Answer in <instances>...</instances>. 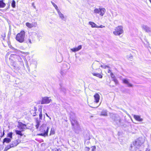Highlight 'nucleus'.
I'll list each match as a JSON object with an SVG mask.
<instances>
[{
  "mask_svg": "<svg viewBox=\"0 0 151 151\" xmlns=\"http://www.w3.org/2000/svg\"><path fill=\"white\" fill-rule=\"evenodd\" d=\"M143 143V139L142 138H139L137 139L133 143V145L130 146V149L132 151H136L137 149H139Z\"/></svg>",
  "mask_w": 151,
  "mask_h": 151,
  "instance_id": "obj_1",
  "label": "nucleus"
},
{
  "mask_svg": "<svg viewBox=\"0 0 151 151\" xmlns=\"http://www.w3.org/2000/svg\"><path fill=\"white\" fill-rule=\"evenodd\" d=\"M48 130V127L46 126V124H44L41 125L39 131L42 133L38 134V135L44 137L47 136Z\"/></svg>",
  "mask_w": 151,
  "mask_h": 151,
  "instance_id": "obj_2",
  "label": "nucleus"
},
{
  "mask_svg": "<svg viewBox=\"0 0 151 151\" xmlns=\"http://www.w3.org/2000/svg\"><path fill=\"white\" fill-rule=\"evenodd\" d=\"M70 121L73 130L76 131L79 130V125L76 120V117L75 116L73 117L71 116L70 117Z\"/></svg>",
  "mask_w": 151,
  "mask_h": 151,
  "instance_id": "obj_3",
  "label": "nucleus"
},
{
  "mask_svg": "<svg viewBox=\"0 0 151 151\" xmlns=\"http://www.w3.org/2000/svg\"><path fill=\"white\" fill-rule=\"evenodd\" d=\"M25 32L24 31H22L16 35L15 39L20 43H23L24 41Z\"/></svg>",
  "mask_w": 151,
  "mask_h": 151,
  "instance_id": "obj_4",
  "label": "nucleus"
},
{
  "mask_svg": "<svg viewBox=\"0 0 151 151\" xmlns=\"http://www.w3.org/2000/svg\"><path fill=\"white\" fill-rule=\"evenodd\" d=\"M123 32V27L122 26H118L115 29V31L113 32V34L115 35H119L122 34Z\"/></svg>",
  "mask_w": 151,
  "mask_h": 151,
  "instance_id": "obj_5",
  "label": "nucleus"
},
{
  "mask_svg": "<svg viewBox=\"0 0 151 151\" xmlns=\"http://www.w3.org/2000/svg\"><path fill=\"white\" fill-rule=\"evenodd\" d=\"M106 10L104 8H99V9L96 8L94 10V12L96 14H99L101 16H103Z\"/></svg>",
  "mask_w": 151,
  "mask_h": 151,
  "instance_id": "obj_6",
  "label": "nucleus"
},
{
  "mask_svg": "<svg viewBox=\"0 0 151 151\" xmlns=\"http://www.w3.org/2000/svg\"><path fill=\"white\" fill-rule=\"evenodd\" d=\"M51 101V100L50 97H45L42 98L41 103V104H48Z\"/></svg>",
  "mask_w": 151,
  "mask_h": 151,
  "instance_id": "obj_7",
  "label": "nucleus"
},
{
  "mask_svg": "<svg viewBox=\"0 0 151 151\" xmlns=\"http://www.w3.org/2000/svg\"><path fill=\"white\" fill-rule=\"evenodd\" d=\"M17 127L18 128L23 131L27 128V125L26 124H24L21 122H19L18 124L17 125Z\"/></svg>",
  "mask_w": 151,
  "mask_h": 151,
  "instance_id": "obj_8",
  "label": "nucleus"
},
{
  "mask_svg": "<svg viewBox=\"0 0 151 151\" xmlns=\"http://www.w3.org/2000/svg\"><path fill=\"white\" fill-rule=\"evenodd\" d=\"M10 56L11 57H13L16 59L19 62L21 63H22L24 65L22 59L19 55L16 54H12Z\"/></svg>",
  "mask_w": 151,
  "mask_h": 151,
  "instance_id": "obj_9",
  "label": "nucleus"
},
{
  "mask_svg": "<svg viewBox=\"0 0 151 151\" xmlns=\"http://www.w3.org/2000/svg\"><path fill=\"white\" fill-rule=\"evenodd\" d=\"M114 120L117 124H120L121 123V118L120 116L118 115L114 116Z\"/></svg>",
  "mask_w": 151,
  "mask_h": 151,
  "instance_id": "obj_10",
  "label": "nucleus"
},
{
  "mask_svg": "<svg viewBox=\"0 0 151 151\" xmlns=\"http://www.w3.org/2000/svg\"><path fill=\"white\" fill-rule=\"evenodd\" d=\"M37 24L36 23H30L29 22L26 23V25L29 28H31L33 27H36Z\"/></svg>",
  "mask_w": 151,
  "mask_h": 151,
  "instance_id": "obj_11",
  "label": "nucleus"
},
{
  "mask_svg": "<svg viewBox=\"0 0 151 151\" xmlns=\"http://www.w3.org/2000/svg\"><path fill=\"white\" fill-rule=\"evenodd\" d=\"M29 38L30 39L31 41L33 40L35 41V36L36 35V33L34 32H31L29 33Z\"/></svg>",
  "mask_w": 151,
  "mask_h": 151,
  "instance_id": "obj_12",
  "label": "nucleus"
},
{
  "mask_svg": "<svg viewBox=\"0 0 151 151\" xmlns=\"http://www.w3.org/2000/svg\"><path fill=\"white\" fill-rule=\"evenodd\" d=\"M128 80V79L124 78H123L122 79V81H123V82L124 83L127 84L128 87H132L133 85L129 83Z\"/></svg>",
  "mask_w": 151,
  "mask_h": 151,
  "instance_id": "obj_13",
  "label": "nucleus"
},
{
  "mask_svg": "<svg viewBox=\"0 0 151 151\" xmlns=\"http://www.w3.org/2000/svg\"><path fill=\"white\" fill-rule=\"evenodd\" d=\"M134 118L137 121L142 122L143 120L142 118H141L140 116L136 115H133Z\"/></svg>",
  "mask_w": 151,
  "mask_h": 151,
  "instance_id": "obj_14",
  "label": "nucleus"
},
{
  "mask_svg": "<svg viewBox=\"0 0 151 151\" xmlns=\"http://www.w3.org/2000/svg\"><path fill=\"white\" fill-rule=\"evenodd\" d=\"M82 46L81 45H79L78 47H75L71 49V50L73 52H75L78 51L82 48Z\"/></svg>",
  "mask_w": 151,
  "mask_h": 151,
  "instance_id": "obj_15",
  "label": "nucleus"
},
{
  "mask_svg": "<svg viewBox=\"0 0 151 151\" xmlns=\"http://www.w3.org/2000/svg\"><path fill=\"white\" fill-rule=\"evenodd\" d=\"M20 141L19 139L15 140L13 141L11 144L13 146V147L16 146L19 143Z\"/></svg>",
  "mask_w": 151,
  "mask_h": 151,
  "instance_id": "obj_16",
  "label": "nucleus"
},
{
  "mask_svg": "<svg viewBox=\"0 0 151 151\" xmlns=\"http://www.w3.org/2000/svg\"><path fill=\"white\" fill-rule=\"evenodd\" d=\"M142 28L146 32H149L150 31V29L147 26L143 25L142 26Z\"/></svg>",
  "mask_w": 151,
  "mask_h": 151,
  "instance_id": "obj_17",
  "label": "nucleus"
},
{
  "mask_svg": "<svg viewBox=\"0 0 151 151\" xmlns=\"http://www.w3.org/2000/svg\"><path fill=\"white\" fill-rule=\"evenodd\" d=\"M95 102L96 103H97L99 102V100L100 99L99 95L98 93H96L94 96Z\"/></svg>",
  "mask_w": 151,
  "mask_h": 151,
  "instance_id": "obj_18",
  "label": "nucleus"
},
{
  "mask_svg": "<svg viewBox=\"0 0 151 151\" xmlns=\"http://www.w3.org/2000/svg\"><path fill=\"white\" fill-rule=\"evenodd\" d=\"M11 140V139L9 138H8V137H6L4 138L3 140V144H4L5 142H6L7 143H8L10 142Z\"/></svg>",
  "mask_w": 151,
  "mask_h": 151,
  "instance_id": "obj_19",
  "label": "nucleus"
},
{
  "mask_svg": "<svg viewBox=\"0 0 151 151\" xmlns=\"http://www.w3.org/2000/svg\"><path fill=\"white\" fill-rule=\"evenodd\" d=\"M58 14L60 18L63 20H64V17L63 14H62L60 11L59 10L57 11Z\"/></svg>",
  "mask_w": 151,
  "mask_h": 151,
  "instance_id": "obj_20",
  "label": "nucleus"
},
{
  "mask_svg": "<svg viewBox=\"0 0 151 151\" xmlns=\"http://www.w3.org/2000/svg\"><path fill=\"white\" fill-rule=\"evenodd\" d=\"M98 61H97V63H94L92 64V67L93 69L96 70L98 68V67L96 65H98Z\"/></svg>",
  "mask_w": 151,
  "mask_h": 151,
  "instance_id": "obj_21",
  "label": "nucleus"
},
{
  "mask_svg": "<svg viewBox=\"0 0 151 151\" xmlns=\"http://www.w3.org/2000/svg\"><path fill=\"white\" fill-rule=\"evenodd\" d=\"M92 74L93 76H95L99 78H102V76L99 73H92Z\"/></svg>",
  "mask_w": 151,
  "mask_h": 151,
  "instance_id": "obj_22",
  "label": "nucleus"
},
{
  "mask_svg": "<svg viewBox=\"0 0 151 151\" xmlns=\"http://www.w3.org/2000/svg\"><path fill=\"white\" fill-rule=\"evenodd\" d=\"M89 23L91 26L92 27L97 28V25L93 22H89Z\"/></svg>",
  "mask_w": 151,
  "mask_h": 151,
  "instance_id": "obj_23",
  "label": "nucleus"
},
{
  "mask_svg": "<svg viewBox=\"0 0 151 151\" xmlns=\"http://www.w3.org/2000/svg\"><path fill=\"white\" fill-rule=\"evenodd\" d=\"M38 111L40 112V113L39 114L40 119H42V109L41 108H40L38 109Z\"/></svg>",
  "mask_w": 151,
  "mask_h": 151,
  "instance_id": "obj_24",
  "label": "nucleus"
},
{
  "mask_svg": "<svg viewBox=\"0 0 151 151\" xmlns=\"http://www.w3.org/2000/svg\"><path fill=\"white\" fill-rule=\"evenodd\" d=\"M6 6V4L3 2V0H0V8H4Z\"/></svg>",
  "mask_w": 151,
  "mask_h": 151,
  "instance_id": "obj_25",
  "label": "nucleus"
},
{
  "mask_svg": "<svg viewBox=\"0 0 151 151\" xmlns=\"http://www.w3.org/2000/svg\"><path fill=\"white\" fill-rule=\"evenodd\" d=\"M34 42V41H33V40L31 41V40L29 39V38L28 39L26 40V42L28 45L31 44L33 43Z\"/></svg>",
  "mask_w": 151,
  "mask_h": 151,
  "instance_id": "obj_26",
  "label": "nucleus"
},
{
  "mask_svg": "<svg viewBox=\"0 0 151 151\" xmlns=\"http://www.w3.org/2000/svg\"><path fill=\"white\" fill-rule=\"evenodd\" d=\"M40 122L41 121L40 120H38L37 119V120H36V124L35 126L36 128L37 129H38V128L39 127V126L40 125Z\"/></svg>",
  "mask_w": 151,
  "mask_h": 151,
  "instance_id": "obj_27",
  "label": "nucleus"
},
{
  "mask_svg": "<svg viewBox=\"0 0 151 151\" xmlns=\"http://www.w3.org/2000/svg\"><path fill=\"white\" fill-rule=\"evenodd\" d=\"M15 132L17 134L20 135L21 137L23 135V134L21 132L22 130L20 131L18 130H15Z\"/></svg>",
  "mask_w": 151,
  "mask_h": 151,
  "instance_id": "obj_28",
  "label": "nucleus"
},
{
  "mask_svg": "<svg viewBox=\"0 0 151 151\" xmlns=\"http://www.w3.org/2000/svg\"><path fill=\"white\" fill-rule=\"evenodd\" d=\"M101 115L104 116H107V111L106 110H103L101 112Z\"/></svg>",
  "mask_w": 151,
  "mask_h": 151,
  "instance_id": "obj_29",
  "label": "nucleus"
},
{
  "mask_svg": "<svg viewBox=\"0 0 151 151\" xmlns=\"http://www.w3.org/2000/svg\"><path fill=\"white\" fill-rule=\"evenodd\" d=\"M9 60L11 62V64L14 67H16V64L15 62H14L13 60L12 59H11L9 58Z\"/></svg>",
  "mask_w": 151,
  "mask_h": 151,
  "instance_id": "obj_30",
  "label": "nucleus"
},
{
  "mask_svg": "<svg viewBox=\"0 0 151 151\" xmlns=\"http://www.w3.org/2000/svg\"><path fill=\"white\" fill-rule=\"evenodd\" d=\"M12 132H10L7 134V137H9V138L11 139L12 138Z\"/></svg>",
  "mask_w": 151,
  "mask_h": 151,
  "instance_id": "obj_31",
  "label": "nucleus"
},
{
  "mask_svg": "<svg viewBox=\"0 0 151 151\" xmlns=\"http://www.w3.org/2000/svg\"><path fill=\"white\" fill-rule=\"evenodd\" d=\"M51 3L52 4V5L53 6L55 7V9L57 10V11L59 10L58 9V8L57 6L56 5L54 2H53L52 1H51Z\"/></svg>",
  "mask_w": 151,
  "mask_h": 151,
  "instance_id": "obj_32",
  "label": "nucleus"
},
{
  "mask_svg": "<svg viewBox=\"0 0 151 151\" xmlns=\"http://www.w3.org/2000/svg\"><path fill=\"white\" fill-rule=\"evenodd\" d=\"M13 147V146H12L11 144L10 145H8L5 148L6 150H8L10 148Z\"/></svg>",
  "mask_w": 151,
  "mask_h": 151,
  "instance_id": "obj_33",
  "label": "nucleus"
},
{
  "mask_svg": "<svg viewBox=\"0 0 151 151\" xmlns=\"http://www.w3.org/2000/svg\"><path fill=\"white\" fill-rule=\"evenodd\" d=\"M15 1L14 0H13L11 4V6L13 8H15L16 6Z\"/></svg>",
  "mask_w": 151,
  "mask_h": 151,
  "instance_id": "obj_34",
  "label": "nucleus"
},
{
  "mask_svg": "<svg viewBox=\"0 0 151 151\" xmlns=\"http://www.w3.org/2000/svg\"><path fill=\"white\" fill-rule=\"evenodd\" d=\"M55 131L54 128H51L50 132V135L53 134H55Z\"/></svg>",
  "mask_w": 151,
  "mask_h": 151,
  "instance_id": "obj_35",
  "label": "nucleus"
},
{
  "mask_svg": "<svg viewBox=\"0 0 151 151\" xmlns=\"http://www.w3.org/2000/svg\"><path fill=\"white\" fill-rule=\"evenodd\" d=\"M113 80L116 84H117L118 83V81L116 79V78H113Z\"/></svg>",
  "mask_w": 151,
  "mask_h": 151,
  "instance_id": "obj_36",
  "label": "nucleus"
},
{
  "mask_svg": "<svg viewBox=\"0 0 151 151\" xmlns=\"http://www.w3.org/2000/svg\"><path fill=\"white\" fill-rule=\"evenodd\" d=\"M61 91L63 92L64 93H65L66 91V89L64 87H61Z\"/></svg>",
  "mask_w": 151,
  "mask_h": 151,
  "instance_id": "obj_37",
  "label": "nucleus"
},
{
  "mask_svg": "<svg viewBox=\"0 0 151 151\" xmlns=\"http://www.w3.org/2000/svg\"><path fill=\"white\" fill-rule=\"evenodd\" d=\"M101 67L104 68H106V67H107L108 68H109V66H107V65H101Z\"/></svg>",
  "mask_w": 151,
  "mask_h": 151,
  "instance_id": "obj_38",
  "label": "nucleus"
},
{
  "mask_svg": "<svg viewBox=\"0 0 151 151\" xmlns=\"http://www.w3.org/2000/svg\"><path fill=\"white\" fill-rule=\"evenodd\" d=\"M92 149L91 151H95L96 149V147L95 146H92Z\"/></svg>",
  "mask_w": 151,
  "mask_h": 151,
  "instance_id": "obj_39",
  "label": "nucleus"
},
{
  "mask_svg": "<svg viewBox=\"0 0 151 151\" xmlns=\"http://www.w3.org/2000/svg\"><path fill=\"white\" fill-rule=\"evenodd\" d=\"M110 75L112 79L115 78L114 75L113 73H111Z\"/></svg>",
  "mask_w": 151,
  "mask_h": 151,
  "instance_id": "obj_40",
  "label": "nucleus"
},
{
  "mask_svg": "<svg viewBox=\"0 0 151 151\" xmlns=\"http://www.w3.org/2000/svg\"><path fill=\"white\" fill-rule=\"evenodd\" d=\"M90 150V148L87 147H86L85 148V151H89Z\"/></svg>",
  "mask_w": 151,
  "mask_h": 151,
  "instance_id": "obj_41",
  "label": "nucleus"
},
{
  "mask_svg": "<svg viewBox=\"0 0 151 151\" xmlns=\"http://www.w3.org/2000/svg\"><path fill=\"white\" fill-rule=\"evenodd\" d=\"M105 27V26L101 25L100 26H97V28H103L104 27Z\"/></svg>",
  "mask_w": 151,
  "mask_h": 151,
  "instance_id": "obj_42",
  "label": "nucleus"
},
{
  "mask_svg": "<svg viewBox=\"0 0 151 151\" xmlns=\"http://www.w3.org/2000/svg\"><path fill=\"white\" fill-rule=\"evenodd\" d=\"M4 131L3 132V135H1V137H2L4 136Z\"/></svg>",
  "mask_w": 151,
  "mask_h": 151,
  "instance_id": "obj_43",
  "label": "nucleus"
},
{
  "mask_svg": "<svg viewBox=\"0 0 151 151\" xmlns=\"http://www.w3.org/2000/svg\"><path fill=\"white\" fill-rule=\"evenodd\" d=\"M45 114V115H46V116H47V117H48L50 119H51V118H50V117L48 116V114H47V113H46Z\"/></svg>",
  "mask_w": 151,
  "mask_h": 151,
  "instance_id": "obj_44",
  "label": "nucleus"
},
{
  "mask_svg": "<svg viewBox=\"0 0 151 151\" xmlns=\"http://www.w3.org/2000/svg\"><path fill=\"white\" fill-rule=\"evenodd\" d=\"M55 151H60V149L55 150Z\"/></svg>",
  "mask_w": 151,
  "mask_h": 151,
  "instance_id": "obj_45",
  "label": "nucleus"
},
{
  "mask_svg": "<svg viewBox=\"0 0 151 151\" xmlns=\"http://www.w3.org/2000/svg\"><path fill=\"white\" fill-rule=\"evenodd\" d=\"M11 34V31H9V33H8V35H10Z\"/></svg>",
  "mask_w": 151,
  "mask_h": 151,
  "instance_id": "obj_46",
  "label": "nucleus"
},
{
  "mask_svg": "<svg viewBox=\"0 0 151 151\" xmlns=\"http://www.w3.org/2000/svg\"><path fill=\"white\" fill-rule=\"evenodd\" d=\"M108 73H111V70L110 69H109L108 70Z\"/></svg>",
  "mask_w": 151,
  "mask_h": 151,
  "instance_id": "obj_47",
  "label": "nucleus"
},
{
  "mask_svg": "<svg viewBox=\"0 0 151 151\" xmlns=\"http://www.w3.org/2000/svg\"><path fill=\"white\" fill-rule=\"evenodd\" d=\"M145 151H150V149H146Z\"/></svg>",
  "mask_w": 151,
  "mask_h": 151,
  "instance_id": "obj_48",
  "label": "nucleus"
},
{
  "mask_svg": "<svg viewBox=\"0 0 151 151\" xmlns=\"http://www.w3.org/2000/svg\"><path fill=\"white\" fill-rule=\"evenodd\" d=\"M34 109L35 111H36L37 110V108L36 107H35L34 108Z\"/></svg>",
  "mask_w": 151,
  "mask_h": 151,
  "instance_id": "obj_49",
  "label": "nucleus"
},
{
  "mask_svg": "<svg viewBox=\"0 0 151 151\" xmlns=\"http://www.w3.org/2000/svg\"><path fill=\"white\" fill-rule=\"evenodd\" d=\"M60 73L62 75H63V72L62 71H61V72H60Z\"/></svg>",
  "mask_w": 151,
  "mask_h": 151,
  "instance_id": "obj_50",
  "label": "nucleus"
},
{
  "mask_svg": "<svg viewBox=\"0 0 151 151\" xmlns=\"http://www.w3.org/2000/svg\"><path fill=\"white\" fill-rule=\"evenodd\" d=\"M8 150H6V148H5L4 151H7Z\"/></svg>",
  "mask_w": 151,
  "mask_h": 151,
  "instance_id": "obj_51",
  "label": "nucleus"
},
{
  "mask_svg": "<svg viewBox=\"0 0 151 151\" xmlns=\"http://www.w3.org/2000/svg\"><path fill=\"white\" fill-rule=\"evenodd\" d=\"M35 68H36V65H35Z\"/></svg>",
  "mask_w": 151,
  "mask_h": 151,
  "instance_id": "obj_52",
  "label": "nucleus"
},
{
  "mask_svg": "<svg viewBox=\"0 0 151 151\" xmlns=\"http://www.w3.org/2000/svg\"><path fill=\"white\" fill-rule=\"evenodd\" d=\"M150 2L151 3V0H149Z\"/></svg>",
  "mask_w": 151,
  "mask_h": 151,
  "instance_id": "obj_53",
  "label": "nucleus"
},
{
  "mask_svg": "<svg viewBox=\"0 0 151 151\" xmlns=\"http://www.w3.org/2000/svg\"><path fill=\"white\" fill-rule=\"evenodd\" d=\"M5 37V36H3V37Z\"/></svg>",
  "mask_w": 151,
  "mask_h": 151,
  "instance_id": "obj_54",
  "label": "nucleus"
},
{
  "mask_svg": "<svg viewBox=\"0 0 151 151\" xmlns=\"http://www.w3.org/2000/svg\"><path fill=\"white\" fill-rule=\"evenodd\" d=\"M5 37V36H3V37Z\"/></svg>",
  "mask_w": 151,
  "mask_h": 151,
  "instance_id": "obj_55",
  "label": "nucleus"
},
{
  "mask_svg": "<svg viewBox=\"0 0 151 151\" xmlns=\"http://www.w3.org/2000/svg\"><path fill=\"white\" fill-rule=\"evenodd\" d=\"M33 116H35V115H33Z\"/></svg>",
  "mask_w": 151,
  "mask_h": 151,
  "instance_id": "obj_56",
  "label": "nucleus"
},
{
  "mask_svg": "<svg viewBox=\"0 0 151 151\" xmlns=\"http://www.w3.org/2000/svg\"><path fill=\"white\" fill-rule=\"evenodd\" d=\"M87 143H89L88 142H87Z\"/></svg>",
  "mask_w": 151,
  "mask_h": 151,
  "instance_id": "obj_57",
  "label": "nucleus"
},
{
  "mask_svg": "<svg viewBox=\"0 0 151 151\" xmlns=\"http://www.w3.org/2000/svg\"><path fill=\"white\" fill-rule=\"evenodd\" d=\"M141 151V150H140V151Z\"/></svg>",
  "mask_w": 151,
  "mask_h": 151,
  "instance_id": "obj_58",
  "label": "nucleus"
}]
</instances>
